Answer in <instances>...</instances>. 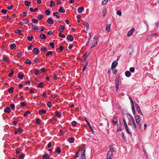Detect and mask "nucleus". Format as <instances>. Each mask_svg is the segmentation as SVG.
<instances>
[{"label":"nucleus","instance_id":"obj_50","mask_svg":"<svg viewBox=\"0 0 159 159\" xmlns=\"http://www.w3.org/2000/svg\"><path fill=\"white\" fill-rule=\"evenodd\" d=\"M30 113V112L29 111H27L26 112L24 113L23 115L24 116H27L28 114Z\"/></svg>","mask_w":159,"mask_h":159},{"label":"nucleus","instance_id":"obj_52","mask_svg":"<svg viewBox=\"0 0 159 159\" xmlns=\"http://www.w3.org/2000/svg\"><path fill=\"white\" fill-rule=\"evenodd\" d=\"M45 13L46 15H49L50 14V11L49 10H47L45 11Z\"/></svg>","mask_w":159,"mask_h":159},{"label":"nucleus","instance_id":"obj_38","mask_svg":"<svg viewBox=\"0 0 159 159\" xmlns=\"http://www.w3.org/2000/svg\"><path fill=\"white\" fill-rule=\"evenodd\" d=\"M121 135L122 136V139L123 140L125 141H127V140L124 136V134L123 132L121 133Z\"/></svg>","mask_w":159,"mask_h":159},{"label":"nucleus","instance_id":"obj_26","mask_svg":"<svg viewBox=\"0 0 159 159\" xmlns=\"http://www.w3.org/2000/svg\"><path fill=\"white\" fill-rule=\"evenodd\" d=\"M32 29L34 30H37L39 29V28L38 26H36L35 25H34L32 24Z\"/></svg>","mask_w":159,"mask_h":159},{"label":"nucleus","instance_id":"obj_37","mask_svg":"<svg viewBox=\"0 0 159 159\" xmlns=\"http://www.w3.org/2000/svg\"><path fill=\"white\" fill-rule=\"evenodd\" d=\"M43 17V15L42 14H39V15L37 17V18L39 20H41L42 18Z\"/></svg>","mask_w":159,"mask_h":159},{"label":"nucleus","instance_id":"obj_34","mask_svg":"<svg viewBox=\"0 0 159 159\" xmlns=\"http://www.w3.org/2000/svg\"><path fill=\"white\" fill-rule=\"evenodd\" d=\"M31 20H32V21L33 23H37L39 22V21L38 19H36L34 18L32 19Z\"/></svg>","mask_w":159,"mask_h":159},{"label":"nucleus","instance_id":"obj_31","mask_svg":"<svg viewBox=\"0 0 159 159\" xmlns=\"http://www.w3.org/2000/svg\"><path fill=\"white\" fill-rule=\"evenodd\" d=\"M38 8H34V9H33L32 8H30V10L32 12H35L38 11Z\"/></svg>","mask_w":159,"mask_h":159},{"label":"nucleus","instance_id":"obj_28","mask_svg":"<svg viewBox=\"0 0 159 159\" xmlns=\"http://www.w3.org/2000/svg\"><path fill=\"white\" fill-rule=\"evenodd\" d=\"M74 138L73 137H70L68 141L71 143H73L74 141Z\"/></svg>","mask_w":159,"mask_h":159},{"label":"nucleus","instance_id":"obj_14","mask_svg":"<svg viewBox=\"0 0 159 159\" xmlns=\"http://www.w3.org/2000/svg\"><path fill=\"white\" fill-rule=\"evenodd\" d=\"M131 73L129 71L127 70L125 73V76L127 77H129L131 76Z\"/></svg>","mask_w":159,"mask_h":159},{"label":"nucleus","instance_id":"obj_60","mask_svg":"<svg viewBox=\"0 0 159 159\" xmlns=\"http://www.w3.org/2000/svg\"><path fill=\"white\" fill-rule=\"evenodd\" d=\"M14 72V70H12L11 73L9 74V75H8L9 77H11L12 75L13 74Z\"/></svg>","mask_w":159,"mask_h":159},{"label":"nucleus","instance_id":"obj_20","mask_svg":"<svg viewBox=\"0 0 159 159\" xmlns=\"http://www.w3.org/2000/svg\"><path fill=\"white\" fill-rule=\"evenodd\" d=\"M111 24H107L106 25V30L108 32L110 31V27H111Z\"/></svg>","mask_w":159,"mask_h":159},{"label":"nucleus","instance_id":"obj_55","mask_svg":"<svg viewBox=\"0 0 159 159\" xmlns=\"http://www.w3.org/2000/svg\"><path fill=\"white\" fill-rule=\"evenodd\" d=\"M33 38V36L32 35H31V37H30L29 36H28L27 37L28 39L30 41H32Z\"/></svg>","mask_w":159,"mask_h":159},{"label":"nucleus","instance_id":"obj_19","mask_svg":"<svg viewBox=\"0 0 159 159\" xmlns=\"http://www.w3.org/2000/svg\"><path fill=\"white\" fill-rule=\"evenodd\" d=\"M40 38L43 39H46V35L43 33H41L40 35Z\"/></svg>","mask_w":159,"mask_h":159},{"label":"nucleus","instance_id":"obj_1","mask_svg":"<svg viewBox=\"0 0 159 159\" xmlns=\"http://www.w3.org/2000/svg\"><path fill=\"white\" fill-rule=\"evenodd\" d=\"M135 118L136 123L139 125V128H141V125L140 123L141 121V119L139 116L136 115L135 116Z\"/></svg>","mask_w":159,"mask_h":159},{"label":"nucleus","instance_id":"obj_48","mask_svg":"<svg viewBox=\"0 0 159 159\" xmlns=\"http://www.w3.org/2000/svg\"><path fill=\"white\" fill-rule=\"evenodd\" d=\"M41 121V120L39 118H37L36 119V124L37 125L39 124Z\"/></svg>","mask_w":159,"mask_h":159},{"label":"nucleus","instance_id":"obj_40","mask_svg":"<svg viewBox=\"0 0 159 159\" xmlns=\"http://www.w3.org/2000/svg\"><path fill=\"white\" fill-rule=\"evenodd\" d=\"M97 44V40H94L93 44V45L90 48H92L93 47L95 46Z\"/></svg>","mask_w":159,"mask_h":159},{"label":"nucleus","instance_id":"obj_33","mask_svg":"<svg viewBox=\"0 0 159 159\" xmlns=\"http://www.w3.org/2000/svg\"><path fill=\"white\" fill-rule=\"evenodd\" d=\"M43 86L44 83L43 82H41L39 84H38L37 86L38 87L42 88L43 87Z\"/></svg>","mask_w":159,"mask_h":159},{"label":"nucleus","instance_id":"obj_2","mask_svg":"<svg viewBox=\"0 0 159 159\" xmlns=\"http://www.w3.org/2000/svg\"><path fill=\"white\" fill-rule=\"evenodd\" d=\"M130 124L133 129L134 130L136 129L137 127L134 119H133V120H132V121L130 122Z\"/></svg>","mask_w":159,"mask_h":159},{"label":"nucleus","instance_id":"obj_58","mask_svg":"<svg viewBox=\"0 0 159 159\" xmlns=\"http://www.w3.org/2000/svg\"><path fill=\"white\" fill-rule=\"evenodd\" d=\"M10 107L12 109H15V105L14 104H11L10 105Z\"/></svg>","mask_w":159,"mask_h":159},{"label":"nucleus","instance_id":"obj_4","mask_svg":"<svg viewBox=\"0 0 159 159\" xmlns=\"http://www.w3.org/2000/svg\"><path fill=\"white\" fill-rule=\"evenodd\" d=\"M85 150L84 149H83L81 150L82 153L81 154V159H86V157H85Z\"/></svg>","mask_w":159,"mask_h":159},{"label":"nucleus","instance_id":"obj_54","mask_svg":"<svg viewBox=\"0 0 159 159\" xmlns=\"http://www.w3.org/2000/svg\"><path fill=\"white\" fill-rule=\"evenodd\" d=\"M54 44L53 42L50 43H49V45L52 48H54Z\"/></svg>","mask_w":159,"mask_h":159},{"label":"nucleus","instance_id":"obj_10","mask_svg":"<svg viewBox=\"0 0 159 159\" xmlns=\"http://www.w3.org/2000/svg\"><path fill=\"white\" fill-rule=\"evenodd\" d=\"M134 28H132L128 33L127 36L128 37L131 36L134 31Z\"/></svg>","mask_w":159,"mask_h":159},{"label":"nucleus","instance_id":"obj_56","mask_svg":"<svg viewBox=\"0 0 159 159\" xmlns=\"http://www.w3.org/2000/svg\"><path fill=\"white\" fill-rule=\"evenodd\" d=\"M112 70L113 73L114 74H116L117 73V70L115 68Z\"/></svg>","mask_w":159,"mask_h":159},{"label":"nucleus","instance_id":"obj_32","mask_svg":"<svg viewBox=\"0 0 159 159\" xmlns=\"http://www.w3.org/2000/svg\"><path fill=\"white\" fill-rule=\"evenodd\" d=\"M16 46V45L15 44L13 43L11 45L10 48L12 50L14 49H15Z\"/></svg>","mask_w":159,"mask_h":159},{"label":"nucleus","instance_id":"obj_59","mask_svg":"<svg viewBox=\"0 0 159 159\" xmlns=\"http://www.w3.org/2000/svg\"><path fill=\"white\" fill-rule=\"evenodd\" d=\"M40 71H39L38 69H36L35 70V74L36 75H37L38 74H39L40 73Z\"/></svg>","mask_w":159,"mask_h":159},{"label":"nucleus","instance_id":"obj_18","mask_svg":"<svg viewBox=\"0 0 159 159\" xmlns=\"http://www.w3.org/2000/svg\"><path fill=\"white\" fill-rule=\"evenodd\" d=\"M49 157V156L48 154H44L42 156L43 159H48Z\"/></svg>","mask_w":159,"mask_h":159},{"label":"nucleus","instance_id":"obj_27","mask_svg":"<svg viewBox=\"0 0 159 159\" xmlns=\"http://www.w3.org/2000/svg\"><path fill=\"white\" fill-rule=\"evenodd\" d=\"M126 116L129 120H133V119H134L133 117L130 115L127 114H126Z\"/></svg>","mask_w":159,"mask_h":159},{"label":"nucleus","instance_id":"obj_17","mask_svg":"<svg viewBox=\"0 0 159 159\" xmlns=\"http://www.w3.org/2000/svg\"><path fill=\"white\" fill-rule=\"evenodd\" d=\"M109 149L108 151H110V152H115L114 150V148L113 146V145H110L109 146Z\"/></svg>","mask_w":159,"mask_h":159},{"label":"nucleus","instance_id":"obj_5","mask_svg":"<svg viewBox=\"0 0 159 159\" xmlns=\"http://www.w3.org/2000/svg\"><path fill=\"white\" fill-rule=\"evenodd\" d=\"M85 120L86 121L87 125H88L91 131L93 133L94 132L93 129V128H92V126L90 125L89 122V121L85 117Z\"/></svg>","mask_w":159,"mask_h":159},{"label":"nucleus","instance_id":"obj_23","mask_svg":"<svg viewBox=\"0 0 159 159\" xmlns=\"http://www.w3.org/2000/svg\"><path fill=\"white\" fill-rule=\"evenodd\" d=\"M15 32L16 34H20V35H21L22 34L21 33V31L20 30H16L15 31Z\"/></svg>","mask_w":159,"mask_h":159},{"label":"nucleus","instance_id":"obj_11","mask_svg":"<svg viewBox=\"0 0 159 159\" xmlns=\"http://www.w3.org/2000/svg\"><path fill=\"white\" fill-rule=\"evenodd\" d=\"M33 52L36 55H37L39 52V48H34L33 50Z\"/></svg>","mask_w":159,"mask_h":159},{"label":"nucleus","instance_id":"obj_44","mask_svg":"<svg viewBox=\"0 0 159 159\" xmlns=\"http://www.w3.org/2000/svg\"><path fill=\"white\" fill-rule=\"evenodd\" d=\"M52 52L51 51H48L46 54V57L49 56V55H52Z\"/></svg>","mask_w":159,"mask_h":159},{"label":"nucleus","instance_id":"obj_51","mask_svg":"<svg viewBox=\"0 0 159 159\" xmlns=\"http://www.w3.org/2000/svg\"><path fill=\"white\" fill-rule=\"evenodd\" d=\"M41 50H42L44 52H46L47 51V49L46 47H42L41 48Z\"/></svg>","mask_w":159,"mask_h":159},{"label":"nucleus","instance_id":"obj_6","mask_svg":"<svg viewBox=\"0 0 159 159\" xmlns=\"http://www.w3.org/2000/svg\"><path fill=\"white\" fill-rule=\"evenodd\" d=\"M113 156V152L110 151H108L107 155V158L108 159H111Z\"/></svg>","mask_w":159,"mask_h":159},{"label":"nucleus","instance_id":"obj_24","mask_svg":"<svg viewBox=\"0 0 159 159\" xmlns=\"http://www.w3.org/2000/svg\"><path fill=\"white\" fill-rule=\"evenodd\" d=\"M84 7H80L78 8V11L80 13H81L82 12V11L84 9Z\"/></svg>","mask_w":159,"mask_h":159},{"label":"nucleus","instance_id":"obj_15","mask_svg":"<svg viewBox=\"0 0 159 159\" xmlns=\"http://www.w3.org/2000/svg\"><path fill=\"white\" fill-rule=\"evenodd\" d=\"M124 126L125 129L126 130L128 133L129 134H131V133L130 132L129 129L127 125V124L124 125Z\"/></svg>","mask_w":159,"mask_h":159},{"label":"nucleus","instance_id":"obj_21","mask_svg":"<svg viewBox=\"0 0 159 159\" xmlns=\"http://www.w3.org/2000/svg\"><path fill=\"white\" fill-rule=\"evenodd\" d=\"M58 11L59 12L64 13L65 12V10L64 9L63 7L61 6L60 7V9L58 10Z\"/></svg>","mask_w":159,"mask_h":159},{"label":"nucleus","instance_id":"obj_7","mask_svg":"<svg viewBox=\"0 0 159 159\" xmlns=\"http://www.w3.org/2000/svg\"><path fill=\"white\" fill-rule=\"evenodd\" d=\"M118 64V62L116 61H113L111 65V68L112 70L115 68Z\"/></svg>","mask_w":159,"mask_h":159},{"label":"nucleus","instance_id":"obj_43","mask_svg":"<svg viewBox=\"0 0 159 159\" xmlns=\"http://www.w3.org/2000/svg\"><path fill=\"white\" fill-rule=\"evenodd\" d=\"M136 109H137V111L141 115H143V113L141 111L140 109V107H138V108H136Z\"/></svg>","mask_w":159,"mask_h":159},{"label":"nucleus","instance_id":"obj_16","mask_svg":"<svg viewBox=\"0 0 159 159\" xmlns=\"http://www.w3.org/2000/svg\"><path fill=\"white\" fill-rule=\"evenodd\" d=\"M47 22L49 24H53L54 21L51 18H49L47 20Z\"/></svg>","mask_w":159,"mask_h":159},{"label":"nucleus","instance_id":"obj_29","mask_svg":"<svg viewBox=\"0 0 159 159\" xmlns=\"http://www.w3.org/2000/svg\"><path fill=\"white\" fill-rule=\"evenodd\" d=\"M53 15L54 16H56V17L58 18H60V16L59 15V13L57 12H54L53 13Z\"/></svg>","mask_w":159,"mask_h":159},{"label":"nucleus","instance_id":"obj_47","mask_svg":"<svg viewBox=\"0 0 159 159\" xmlns=\"http://www.w3.org/2000/svg\"><path fill=\"white\" fill-rule=\"evenodd\" d=\"M14 88L13 87H11L8 90V91L10 93H11L13 92Z\"/></svg>","mask_w":159,"mask_h":159},{"label":"nucleus","instance_id":"obj_61","mask_svg":"<svg viewBox=\"0 0 159 159\" xmlns=\"http://www.w3.org/2000/svg\"><path fill=\"white\" fill-rule=\"evenodd\" d=\"M61 112H57L56 113V116L58 117H59L61 116Z\"/></svg>","mask_w":159,"mask_h":159},{"label":"nucleus","instance_id":"obj_12","mask_svg":"<svg viewBox=\"0 0 159 159\" xmlns=\"http://www.w3.org/2000/svg\"><path fill=\"white\" fill-rule=\"evenodd\" d=\"M67 39L69 41H72L73 40V38L71 35H68L67 36Z\"/></svg>","mask_w":159,"mask_h":159},{"label":"nucleus","instance_id":"obj_62","mask_svg":"<svg viewBox=\"0 0 159 159\" xmlns=\"http://www.w3.org/2000/svg\"><path fill=\"white\" fill-rule=\"evenodd\" d=\"M42 96L45 97V98H46L47 97V96L46 95V92L44 91V92H43V94H42Z\"/></svg>","mask_w":159,"mask_h":159},{"label":"nucleus","instance_id":"obj_39","mask_svg":"<svg viewBox=\"0 0 159 159\" xmlns=\"http://www.w3.org/2000/svg\"><path fill=\"white\" fill-rule=\"evenodd\" d=\"M107 9L106 8H105L103 11V12H102V13H103V16H105L107 13Z\"/></svg>","mask_w":159,"mask_h":159},{"label":"nucleus","instance_id":"obj_22","mask_svg":"<svg viewBox=\"0 0 159 159\" xmlns=\"http://www.w3.org/2000/svg\"><path fill=\"white\" fill-rule=\"evenodd\" d=\"M65 27L61 25L59 27V30L60 31V32H63V30L65 29Z\"/></svg>","mask_w":159,"mask_h":159},{"label":"nucleus","instance_id":"obj_41","mask_svg":"<svg viewBox=\"0 0 159 159\" xmlns=\"http://www.w3.org/2000/svg\"><path fill=\"white\" fill-rule=\"evenodd\" d=\"M55 152L58 153H60L61 152V150L60 147H57V149L55 150Z\"/></svg>","mask_w":159,"mask_h":159},{"label":"nucleus","instance_id":"obj_57","mask_svg":"<svg viewBox=\"0 0 159 159\" xmlns=\"http://www.w3.org/2000/svg\"><path fill=\"white\" fill-rule=\"evenodd\" d=\"M107 2L108 0H105L104 1H103L102 2V5H105L107 3Z\"/></svg>","mask_w":159,"mask_h":159},{"label":"nucleus","instance_id":"obj_45","mask_svg":"<svg viewBox=\"0 0 159 159\" xmlns=\"http://www.w3.org/2000/svg\"><path fill=\"white\" fill-rule=\"evenodd\" d=\"M25 63L26 64H31V62L30 60L29 59H27L25 62Z\"/></svg>","mask_w":159,"mask_h":159},{"label":"nucleus","instance_id":"obj_49","mask_svg":"<svg viewBox=\"0 0 159 159\" xmlns=\"http://www.w3.org/2000/svg\"><path fill=\"white\" fill-rule=\"evenodd\" d=\"M61 32H60L59 34H58V36L60 37H61L62 38H65V36L64 34H61Z\"/></svg>","mask_w":159,"mask_h":159},{"label":"nucleus","instance_id":"obj_25","mask_svg":"<svg viewBox=\"0 0 159 159\" xmlns=\"http://www.w3.org/2000/svg\"><path fill=\"white\" fill-rule=\"evenodd\" d=\"M31 3V2H28L27 1H25L24 2L25 5L26 6L29 7L30 6V5Z\"/></svg>","mask_w":159,"mask_h":159},{"label":"nucleus","instance_id":"obj_63","mask_svg":"<svg viewBox=\"0 0 159 159\" xmlns=\"http://www.w3.org/2000/svg\"><path fill=\"white\" fill-rule=\"evenodd\" d=\"M116 13L117 15H119L120 16L121 15V11L120 10H118L116 12Z\"/></svg>","mask_w":159,"mask_h":159},{"label":"nucleus","instance_id":"obj_13","mask_svg":"<svg viewBox=\"0 0 159 159\" xmlns=\"http://www.w3.org/2000/svg\"><path fill=\"white\" fill-rule=\"evenodd\" d=\"M4 111L5 112L9 113L11 111V110L9 107H6L4 108Z\"/></svg>","mask_w":159,"mask_h":159},{"label":"nucleus","instance_id":"obj_53","mask_svg":"<svg viewBox=\"0 0 159 159\" xmlns=\"http://www.w3.org/2000/svg\"><path fill=\"white\" fill-rule=\"evenodd\" d=\"M129 71L132 73H134L135 71V69H134V67H130L129 68Z\"/></svg>","mask_w":159,"mask_h":159},{"label":"nucleus","instance_id":"obj_3","mask_svg":"<svg viewBox=\"0 0 159 159\" xmlns=\"http://www.w3.org/2000/svg\"><path fill=\"white\" fill-rule=\"evenodd\" d=\"M118 122V117L116 116H115L112 120V123L114 125H117V123Z\"/></svg>","mask_w":159,"mask_h":159},{"label":"nucleus","instance_id":"obj_8","mask_svg":"<svg viewBox=\"0 0 159 159\" xmlns=\"http://www.w3.org/2000/svg\"><path fill=\"white\" fill-rule=\"evenodd\" d=\"M115 86H116V91H117L119 85V80L117 78L115 80Z\"/></svg>","mask_w":159,"mask_h":159},{"label":"nucleus","instance_id":"obj_30","mask_svg":"<svg viewBox=\"0 0 159 159\" xmlns=\"http://www.w3.org/2000/svg\"><path fill=\"white\" fill-rule=\"evenodd\" d=\"M84 24L86 26V29L88 30L89 29V25L88 23L86 21H84Z\"/></svg>","mask_w":159,"mask_h":159},{"label":"nucleus","instance_id":"obj_46","mask_svg":"<svg viewBox=\"0 0 159 159\" xmlns=\"http://www.w3.org/2000/svg\"><path fill=\"white\" fill-rule=\"evenodd\" d=\"M25 154L23 153H22L20 155V156L19 157V159H23L24 157H25Z\"/></svg>","mask_w":159,"mask_h":159},{"label":"nucleus","instance_id":"obj_35","mask_svg":"<svg viewBox=\"0 0 159 159\" xmlns=\"http://www.w3.org/2000/svg\"><path fill=\"white\" fill-rule=\"evenodd\" d=\"M46 110H44L43 109H42L41 110H40L39 111V113L40 114H45L46 113Z\"/></svg>","mask_w":159,"mask_h":159},{"label":"nucleus","instance_id":"obj_42","mask_svg":"<svg viewBox=\"0 0 159 159\" xmlns=\"http://www.w3.org/2000/svg\"><path fill=\"white\" fill-rule=\"evenodd\" d=\"M55 5V3L53 1H51L50 2V4L49 6L50 7H51L54 6Z\"/></svg>","mask_w":159,"mask_h":159},{"label":"nucleus","instance_id":"obj_36","mask_svg":"<svg viewBox=\"0 0 159 159\" xmlns=\"http://www.w3.org/2000/svg\"><path fill=\"white\" fill-rule=\"evenodd\" d=\"M18 78L20 79H22L23 78L24 75L23 74L20 75V73H19L18 74Z\"/></svg>","mask_w":159,"mask_h":159},{"label":"nucleus","instance_id":"obj_64","mask_svg":"<svg viewBox=\"0 0 159 159\" xmlns=\"http://www.w3.org/2000/svg\"><path fill=\"white\" fill-rule=\"evenodd\" d=\"M21 53L20 52H18L17 54V56L19 57H21Z\"/></svg>","mask_w":159,"mask_h":159},{"label":"nucleus","instance_id":"obj_9","mask_svg":"<svg viewBox=\"0 0 159 159\" xmlns=\"http://www.w3.org/2000/svg\"><path fill=\"white\" fill-rule=\"evenodd\" d=\"M120 124L118 125H117V132H118L119 131H121L122 130V125L121 123L120 120L119 121Z\"/></svg>","mask_w":159,"mask_h":159}]
</instances>
